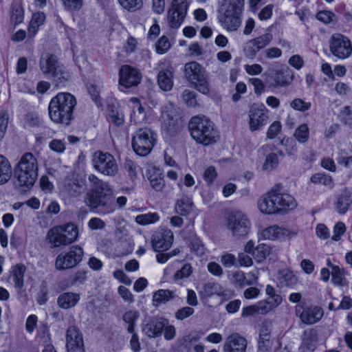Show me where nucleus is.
Instances as JSON below:
<instances>
[{
	"instance_id": "42",
	"label": "nucleus",
	"mask_w": 352,
	"mask_h": 352,
	"mask_svg": "<svg viewBox=\"0 0 352 352\" xmlns=\"http://www.w3.org/2000/svg\"><path fill=\"white\" fill-rule=\"evenodd\" d=\"M139 317L140 313L138 311L130 310L124 314L122 319L126 324H128V332L133 333L136 321Z\"/></svg>"
},
{
	"instance_id": "33",
	"label": "nucleus",
	"mask_w": 352,
	"mask_h": 352,
	"mask_svg": "<svg viewBox=\"0 0 352 352\" xmlns=\"http://www.w3.org/2000/svg\"><path fill=\"white\" fill-rule=\"evenodd\" d=\"M272 39V34L271 33H266L250 41L249 44L251 45V55L255 56L256 54L259 50L267 46Z\"/></svg>"
},
{
	"instance_id": "47",
	"label": "nucleus",
	"mask_w": 352,
	"mask_h": 352,
	"mask_svg": "<svg viewBox=\"0 0 352 352\" xmlns=\"http://www.w3.org/2000/svg\"><path fill=\"white\" fill-rule=\"evenodd\" d=\"M160 219V216L157 212H148L146 214H139L135 217V222L142 226H146L154 223Z\"/></svg>"
},
{
	"instance_id": "4",
	"label": "nucleus",
	"mask_w": 352,
	"mask_h": 352,
	"mask_svg": "<svg viewBox=\"0 0 352 352\" xmlns=\"http://www.w3.org/2000/svg\"><path fill=\"white\" fill-rule=\"evenodd\" d=\"M192 138L204 146L212 144L219 138L217 130L214 124L206 116H196L191 118L188 124Z\"/></svg>"
},
{
	"instance_id": "58",
	"label": "nucleus",
	"mask_w": 352,
	"mask_h": 352,
	"mask_svg": "<svg viewBox=\"0 0 352 352\" xmlns=\"http://www.w3.org/2000/svg\"><path fill=\"white\" fill-rule=\"evenodd\" d=\"M155 47L158 54H163L170 49V43L166 36H162L157 42Z\"/></svg>"
},
{
	"instance_id": "44",
	"label": "nucleus",
	"mask_w": 352,
	"mask_h": 352,
	"mask_svg": "<svg viewBox=\"0 0 352 352\" xmlns=\"http://www.w3.org/2000/svg\"><path fill=\"white\" fill-rule=\"evenodd\" d=\"M310 181L316 184H323L324 186H327L329 188H333L334 187V184L332 177L324 173H316L313 175L310 178Z\"/></svg>"
},
{
	"instance_id": "9",
	"label": "nucleus",
	"mask_w": 352,
	"mask_h": 352,
	"mask_svg": "<svg viewBox=\"0 0 352 352\" xmlns=\"http://www.w3.org/2000/svg\"><path fill=\"white\" fill-rule=\"evenodd\" d=\"M155 142V133L148 128H142L135 132L132 147L137 154L145 156L151 152Z\"/></svg>"
},
{
	"instance_id": "5",
	"label": "nucleus",
	"mask_w": 352,
	"mask_h": 352,
	"mask_svg": "<svg viewBox=\"0 0 352 352\" xmlns=\"http://www.w3.org/2000/svg\"><path fill=\"white\" fill-rule=\"evenodd\" d=\"M78 237V228L72 223L57 226L50 229L47 233V240L52 248L69 245Z\"/></svg>"
},
{
	"instance_id": "19",
	"label": "nucleus",
	"mask_w": 352,
	"mask_h": 352,
	"mask_svg": "<svg viewBox=\"0 0 352 352\" xmlns=\"http://www.w3.org/2000/svg\"><path fill=\"white\" fill-rule=\"evenodd\" d=\"M276 212H287L296 207L295 199L287 193H280L278 190H272Z\"/></svg>"
},
{
	"instance_id": "57",
	"label": "nucleus",
	"mask_w": 352,
	"mask_h": 352,
	"mask_svg": "<svg viewBox=\"0 0 352 352\" xmlns=\"http://www.w3.org/2000/svg\"><path fill=\"white\" fill-rule=\"evenodd\" d=\"M192 272V268L190 264L186 263L183 265V267L177 270L173 276L174 280H180L184 278H188L190 276Z\"/></svg>"
},
{
	"instance_id": "37",
	"label": "nucleus",
	"mask_w": 352,
	"mask_h": 352,
	"mask_svg": "<svg viewBox=\"0 0 352 352\" xmlns=\"http://www.w3.org/2000/svg\"><path fill=\"white\" fill-rule=\"evenodd\" d=\"M45 20V15L43 12H38L33 14L28 26V36L33 37L37 33L38 28Z\"/></svg>"
},
{
	"instance_id": "43",
	"label": "nucleus",
	"mask_w": 352,
	"mask_h": 352,
	"mask_svg": "<svg viewBox=\"0 0 352 352\" xmlns=\"http://www.w3.org/2000/svg\"><path fill=\"white\" fill-rule=\"evenodd\" d=\"M192 209V202L188 197H184L179 199L175 205V210L181 215L189 214Z\"/></svg>"
},
{
	"instance_id": "64",
	"label": "nucleus",
	"mask_w": 352,
	"mask_h": 352,
	"mask_svg": "<svg viewBox=\"0 0 352 352\" xmlns=\"http://www.w3.org/2000/svg\"><path fill=\"white\" fill-rule=\"evenodd\" d=\"M49 147L57 153H63L65 151L66 145L63 140L54 139L50 142Z\"/></svg>"
},
{
	"instance_id": "20",
	"label": "nucleus",
	"mask_w": 352,
	"mask_h": 352,
	"mask_svg": "<svg viewBox=\"0 0 352 352\" xmlns=\"http://www.w3.org/2000/svg\"><path fill=\"white\" fill-rule=\"evenodd\" d=\"M241 14L218 12L217 19L221 26L232 32L236 31L241 26L242 20Z\"/></svg>"
},
{
	"instance_id": "52",
	"label": "nucleus",
	"mask_w": 352,
	"mask_h": 352,
	"mask_svg": "<svg viewBox=\"0 0 352 352\" xmlns=\"http://www.w3.org/2000/svg\"><path fill=\"white\" fill-rule=\"evenodd\" d=\"M309 136V131L307 124H302L294 132L295 138L300 143L306 142Z\"/></svg>"
},
{
	"instance_id": "45",
	"label": "nucleus",
	"mask_w": 352,
	"mask_h": 352,
	"mask_svg": "<svg viewBox=\"0 0 352 352\" xmlns=\"http://www.w3.org/2000/svg\"><path fill=\"white\" fill-rule=\"evenodd\" d=\"M185 16H181L172 11L168 10L166 14V22L171 29H178L184 21Z\"/></svg>"
},
{
	"instance_id": "36",
	"label": "nucleus",
	"mask_w": 352,
	"mask_h": 352,
	"mask_svg": "<svg viewBox=\"0 0 352 352\" xmlns=\"http://www.w3.org/2000/svg\"><path fill=\"white\" fill-rule=\"evenodd\" d=\"M12 175V166L9 160L0 155V185L6 184Z\"/></svg>"
},
{
	"instance_id": "48",
	"label": "nucleus",
	"mask_w": 352,
	"mask_h": 352,
	"mask_svg": "<svg viewBox=\"0 0 352 352\" xmlns=\"http://www.w3.org/2000/svg\"><path fill=\"white\" fill-rule=\"evenodd\" d=\"M272 347V342L270 341V335L266 331L261 330L258 340V351L261 352H267Z\"/></svg>"
},
{
	"instance_id": "61",
	"label": "nucleus",
	"mask_w": 352,
	"mask_h": 352,
	"mask_svg": "<svg viewBox=\"0 0 352 352\" xmlns=\"http://www.w3.org/2000/svg\"><path fill=\"white\" fill-rule=\"evenodd\" d=\"M195 312L193 308L190 307H184L179 309L175 314V317L178 320H183L190 316Z\"/></svg>"
},
{
	"instance_id": "14",
	"label": "nucleus",
	"mask_w": 352,
	"mask_h": 352,
	"mask_svg": "<svg viewBox=\"0 0 352 352\" xmlns=\"http://www.w3.org/2000/svg\"><path fill=\"white\" fill-rule=\"evenodd\" d=\"M296 316L305 324H314L321 320L324 315L323 309L316 305L305 307L297 305L295 307Z\"/></svg>"
},
{
	"instance_id": "18",
	"label": "nucleus",
	"mask_w": 352,
	"mask_h": 352,
	"mask_svg": "<svg viewBox=\"0 0 352 352\" xmlns=\"http://www.w3.org/2000/svg\"><path fill=\"white\" fill-rule=\"evenodd\" d=\"M67 352H85L82 335L75 326H70L66 332Z\"/></svg>"
},
{
	"instance_id": "3",
	"label": "nucleus",
	"mask_w": 352,
	"mask_h": 352,
	"mask_svg": "<svg viewBox=\"0 0 352 352\" xmlns=\"http://www.w3.org/2000/svg\"><path fill=\"white\" fill-rule=\"evenodd\" d=\"M76 105V98L67 92L58 93L49 104V116L57 124L69 125L73 119V112Z\"/></svg>"
},
{
	"instance_id": "21",
	"label": "nucleus",
	"mask_w": 352,
	"mask_h": 352,
	"mask_svg": "<svg viewBox=\"0 0 352 352\" xmlns=\"http://www.w3.org/2000/svg\"><path fill=\"white\" fill-rule=\"evenodd\" d=\"M178 118L177 111L172 104L164 106L161 115L162 127L168 131H174L178 125Z\"/></svg>"
},
{
	"instance_id": "46",
	"label": "nucleus",
	"mask_w": 352,
	"mask_h": 352,
	"mask_svg": "<svg viewBox=\"0 0 352 352\" xmlns=\"http://www.w3.org/2000/svg\"><path fill=\"white\" fill-rule=\"evenodd\" d=\"M278 278L283 286L291 287L297 283V278L291 272L283 270L278 274Z\"/></svg>"
},
{
	"instance_id": "17",
	"label": "nucleus",
	"mask_w": 352,
	"mask_h": 352,
	"mask_svg": "<svg viewBox=\"0 0 352 352\" xmlns=\"http://www.w3.org/2000/svg\"><path fill=\"white\" fill-rule=\"evenodd\" d=\"M260 152L265 155V160L262 166V170L267 172L272 171L278 167L279 164L278 155H284L282 151L272 144L262 146L260 148Z\"/></svg>"
},
{
	"instance_id": "54",
	"label": "nucleus",
	"mask_w": 352,
	"mask_h": 352,
	"mask_svg": "<svg viewBox=\"0 0 352 352\" xmlns=\"http://www.w3.org/2000/svg\"><path fill=\"white\" fill-rule=\"evenodd\" d=\"M41 123V121L38 115L33 112L27 113L23 119V124L25 126H38Z\"/></svg>"
},
{
	"instance_id": "6",
	"label": "nucleus",
	"mask_w": 352,
	"mask_h": 352,
	"mask_svg": "<svg viewBox=\"0 0 352 352\" xmlns=\"http://www.w3.org/2000/svg\"><path fill=\"white\" fill-rule=\"evenodd\" d=\"M184 72L186 78L194 85L197 90L204 94L209 93V85L206 80L205 70L199 63L195 61L186 63Z\"/></svg>"
},
{
	"instance_id": "60",
	"label": "nucleus",
	"mask_w": 352,
	"mask_h": 352,
	"mask_svg": "<svg viewBox=\"0 0 352 352\" xmlns=\"http://www.w3.org/2000/svg\"><path fill=\"white\" fill-rule=\"evenodd\" d=\"M331 281L334 285H341L343 281V272L338 266H332Z\"/></svg>"
},
{
	"instance_id": "30",
	"label": "nucleus",
	"mask_w": 352,
	"mask_h": 352,
	"mask_svg": "<svg viewBox=\"0 0 352 352\" xmlns=\"http://www.w3.org/2000/svg\"><path fill=\"white\" fill-rule=\"evenodd\" d=\"M245 6V0H222L218 12L242 15Z\"/></svg>"
},
{
	"instance_id": "7",
	"label": "nucleus",
	"mask_w": 352,
	"mask_h": 352,
	"mask_svg": "<svg viewBox=\"0 0 352 352\" xmlns=\"http://www.w3.org/2000/svg\"><path fill=\"white\" fill-rule=\"evenodd\" d=\"M40 68L43 74L52 78L57 84L64 83L69 78V73L54 55L43 56L40 60Z\"/></svg>"
},
{
	"instance_id": "38",
	"label": "nucleus",
	"mask_w": 352,
	"mask_h": 352,
	"mask_svg": "<svg viewBox=\"0 0 352 352\" xmlns=\"http://www.w3.org/2000/svg\"><path fill=\"white\" fill-rule=\"evenodd\" d=\"M153 173H150L148 179L151 187L156 191H161L164 186V181L160 170L153 168Z\"/></svg>"
},
{
	"instance_id": "51",
	"label": "nucleus",
	"mask_w": 352,
	"mask_h": 352,
	"mask_svg": "<svg viewBox=\"0 0 352 352\" xmlns=\"http://www.w3.org/2000/svg\"><path fill=\"white\" fill-rule=\"evenodd\" d=\"M270 252V248L265 244L258 245L253 252V256L257 262H261Z\"/></svg>"
},
{
	"instance_id": "1",
	"label": "nucleus",
	"mask_w": 352,
	"mask_h": 352,
	"mask_svg": "<svg viewBox=\"0 0 352 352\" xmlns=\"http://www.w3.org/2000/svg\"><path fill=\"white\" fill-rule=\"evenodd\" d=\"M91 188L85 195V205L100 215H107L116 210L117 206L124 207L127 201L124 196L115 198L113 190L109 182L99 179L94 174L88 175Z\"/></svg>"
},
{
	"instance_id": "59",
	"label": "nucleus",
	"mask_w": 352,
	"mask_h": 352,
	"mask_svg": "<svg viewBox=\"0 0 352 352\" xmlns=\"http://www.w3.org/2000/svg\"><path fill=\"white\" fill-rule=\"evenodd\" d=\"M182 99L189 107H196L197 105L196 94L192 91L185 89L182 94Z\"/></svg>"
},
{
	"instance_id": "32",
	"label": "nucleus",
	"mask_w": 352,
	"mask_h": 352,
	"mask_svg": "<svg viewBox=\"0 0 352 352\" xmlns=\"http://www.w3.org/2000/svg\"><path fill=\"white\" fill-rule=\"evenodd\" d=\"M164 326L165 324L162 320L153 319L144 326L142 331L148 337L156 338L162 334Z\"/></svg>"
},
{
	"instance_id": "35",
	"label": "nucleus",
	"mask_w": 352,
	"mask_h": 352,
	"mask_svg": "<svg viewBox=\"0 0 352 352\" xmlns=\"http://www.w3.org/2000/svg\"><path fill=\"white\" fill-rule=\"evenodd\" d=\"M176 296L175 292L169 289H159L156 291L153 296V305L158 307L162 304H165Z\"/></svg>"
},
{
	"instance_id": "26",
	"label": "nucleus",
	"mask_w": 352,
	"mask_h": 352,
	"mask_svg": "<svg viewBox=\"0 0 352 352\" xmlns=\"http://www.w3.org/2000/svg\"><path fill=\"white\" fill-rule=\"evenodd\" d=\"M64 188L70 196H78L84 190L85 181L74 175L68 176L64 181Z\"/></svg>"
},
{
	"instance_id": "41",
	"label": "nucleus",
	"mask_w": 352,
	"mask_h": 352,
	"mask_svg": "<svg viewBox=\"0 0 352 352\" xmlns=\"http://www.w3.org/2000/svg\"><path fill=\"white\" fill-rule=\"evenodd\" d=\"M276 86L284 87L289 85L293 80V76L288 71L286 73L282 71L276 72L273 76Z\"/></svg>"
},
{
	"instance_id": "13",
	"label": "nucleus",
	"mask_w": 352,
	"mask_h": 352,
	"mask_svg": "<svg viewBox=\"0 0 352 352\" xmlns=\"http://www.w3.org/2000/svg\"><path fill=\"white\" fill-rule=\"evenodd\" d=\"M269 110L264 104L251 105L248 112V125L250 131L254 132L261 130L267 123L269 120Z\"/></svg>"
},
{
	"instance_id": "8",
	"label": "nucleus",
	"mask_w": 352,
	"mask_h": 352,
	"mask_svg": "<svg viewBox=\"0 0 352 352\" xmlns=\"http://www.w3.org/2000/svg\"><path fill=\"white\" fill-rule=\"evenodd\" d=\"M91 164L96 171L105 176L114 177L119 170L116 158L107 152L96 151L93 154Z\"/></svg>"
},
{
	"instance_id": "50",
	"label": "nucleus",
	"mask_w": 352,
	"mask_h": 352,
	"mask_svg": "<svg viewBox=\"0 0 352 352\" xmlns=\"http://www.w3.org/2000/svg\"><path fill=\"white\" fill-rule=\"evenodd\" d=\"M120 5L129 12L140 10L143 6V0H118Z\"/></svg>"
},
{
	"instance_id": "27",
	"label": "nucleus",
	"mask_w": 352,
	"mask_h": 352,
	"mask_svg": "<svg viewBox=\"0 0 352 352\" xmlns=\"http://www.w3.org/2000/svg\"><path fill=\"white\" fill-rule=\"evenodd\" d=\"M174 69L168 67L161 70L157 76V83L160 89L164 91L171 90L173 87Z\"/></svg>"
},
{
	"instance_id": "25",
	"label": "nucleus",
	"mask_w": 352,
	"mask_h": 352,
	"mask_svg": "<svg viewBox=\"0 0 352 352\" xmlns=\"http://www.w3.org/2000/svg\"><path fill=\"white\" fill-rule=\"evenodd\" d=\"M173 241V233L168 232L166 234L157 233L153 235L151 243L153 250L155 252H160L168 250L171 246Z\"/></svg>"
},
{
	"instance_id": "22",
	"label": "nucleus",
	"mask_w": 352,
	"mask_h": 352,
	"mask_svg": "<svg viewBox=\"0 0 352 352\" xmlns=\"http://www.w3.org/2000/svg\"><path fill=\"white\" fill-rule=\"evenodd\" d=\"M247 340L234 333L229 336L223 345V352H245Z\"/></svg>"
},
{
	"instance_id": "62",
	"label": "nucleus",
	"mask_w": 352,
	"mask_h": 352,
	"mask_svg": "<svg viewBox=\"0 0 352 352\" xmlns=\"http://www.w3.org/2000/svg\"><path fill=\"white\" fill-rule=\"evenodd\" d=\"M124 168L131 179L136 177L138 166L132 160L126 159L124 163Z\"/></svg>"
},
{
	"instance_id": "53",
	"label": "nucleus",
	"mask_w": 352,
	"mask_h": 352,
	"mask_svg": "<svg viewBox=\"0 0 352 352\" xmlns=\"http://www.w3.org/2000/svg\"><path fill=\"white\" fill-rule=\"evenodd\" d=\"M290 107L296 111L305 112L310 109L311 103L298 98L291 102Z\"/></svg>"
},
{
	"instance_id": "55",
	"label": "nucleus",
	"mask_w": 352,
	"mask_h": 352,
	"mask_svg": "<svg viewBox=\"0 0 352 352\" xmlns=\"http://www.w3.org/2000/svg\"><path fill=\"white\" fill-rule=\"evenodd\" d=\"M64 8L70 12L78 11L83 6V0H61Z\"/></svg>"
},
{
	"instance_id": "2",
	"label": "nucleus",
	"mask_w": 352,
	"mask_h": 352,
	"mask_svg": "<svg viewBox=\"0 0 352 352\" xmlns=\"http://www.w3.org/2000/svg\"><path fill=\"white\" fill-rule=\"evenodd\" d=\"M38 175V162L36 156L30 152L23 153L14 166V187L21 192L31 189Z\"/></svg>"
},
{
	"instance_id": "63",
	"label": "nucleus",
	"mask_w": 352,
	"mask_h": 352,
	"mask_svg": "<svg viewBox=\"0 0 352 352\" xmlns=\"http://www.w3.org/2000/svg\"><path fill=\"white\" fill-rule=\"evenodd\" d=\"M282 125L280 122L274 121L268 128L266 136L268 139H273L281 131Z\"/></svg>"
},
{
	"instance_id": "12",
	"label": "nucleus",
	"mask_w": 352,
	"mask_h": 352,
	"mask_svg": "<svg viewBox=\"0 0 352 352\" xmlns=\"http://www.w3.org/2000/svg\"><path fill=\"white\" fill-rule=\"evenodd\" d=\"M329 50L337 58L346 59L352 54L351 41L342 34H333L329 39Z\"/></svg>"
},
{
	"instance_id": "11",
	"label": "nucleus",
	"mask_w": 352,
	"mask_h": 352,
	"mask_svg": "<svg viewBox=\"0 0 352 352\" xmlns=\"http://www.w3.org/2000/svg\"><path fill=\"white\" fill-rule=\"evenodd\" d=\"M83 249L79 245L72 246L67 252L59 254L55 261L57 270H65L78 265L82 260Z\"/></svg>"
},
{
	"instance_id": "29",
	"label": "nucleus",
	"mask_w": 352,
	"mask_h": 352,
	"mask_svg": "<svg viewBox=\"0 0 352 352\" xmlns=\"http://www.w3.org/2000/svg\"><path fill=\"white\" fill-rule=\"evenodd\" d=\"M317 340V332L314 329L305 331L302 336L300 351L313 352L316 349Z\"/></svg>"
},
{
	"instance_id": "24",
	"label": "nucleus",
	"mask_w": 352,
	"mask_h": 352,
	"mask_svg": "<svg viewBox=\"0 0 352 352\" xmlns=\"http://www.w3.org/2000/svg\"><path fill=\"white\" fill-rule=\"evenodd\" d=\"M352 204V191L344 188L338 196L333 205L336 212L340 214H344Z\"/></svg>"
},
{
	"instance_id": "34",
	"label": "nucleus",
	"mask_w": 352,
	"mask_h": 352,
	"mask_svg": "<svg viewBox=\"0 0 352 352\" xmlns=\"http://www.w3.org/2000/svg\"><path fill=\"white\" fill-rule=\"evenodd\" d=\"M25 272L26 267L22 263H19L12 267L10 278L12 280L15 287L21 289L23 287Z\"/></svg>"
},
{
	"instance_id": "56",
	"label": "nucleus",
	"mask_w": 352,
	"mask_h": 352,
	"mask_svg": "<svg viewBox=\"0 0 352 352\" xmlns=\"http://www.w3.org/2000/svg\"><path fill=\"white\" fill-rule=\"evenodd\" d=\"M204 292L208 295H221L223 292L221 285L216 283H208L204 286Z\"/></svg>"
},
{
	"instance_id": "31",
	"label": "nucleus",
	"mask_w": 352,
	"mask_h": 352,
	"mask_svg": "<svg viewBox=\"0 0 352 352\" xmlns=\"http://www.w3.org/2000/svg\"><path fill=\"white\" fill-rule=\"evenodd\" d=\"M258 208L264 214H276L272 190L263 195L258 201Z\"/></svg>"
},
{
	"instance_id": "16",
	"label": "nucleus",
	"mask_w": 352,
	"mask_h": 352,
	"mask_svg": "<svg viewBox=\"0 0 352 352\" xmlns=\"http://www.w3.org/2000/svg\"><path fill=\"white\" fill-rule=\"evenodd\" d=\"M142 74L129 65H122L119 70V85L125 88L138 86L142 80Z\"/></svg>"
},
{
	"instance_id": "15",
	"label": "nucleus",
	"mask_w": 352,
	"mask_h": 352,
	"mask_svg": "<svg viewBox=\"0 0 352 352\" xmlns=\"http://www.w3.org/2000/svg\"><path fill=\"white\" fill-rule=\"evenodd\" d=\"M297 234V229L273 225L264 228L261 232V236L263 239L285 241L294 238Z\"/></svg>"
},
{
	"instance_id": "10",
	"label": "nucleus",
	"mask_w": 352,
	"mask_h": 352,
	"mask_svg": "<svg viewBox=\"0 0 352 352\" xmlns=\"http://www.w3.org/2000/svg\"><path fill=\"white\" fill-rule=\"evenodd\" d=\"M227 228L233 236L243 238L250 232L251 222L245 214L241 211H234L228 217Z\"/></svg>"
},
{
	"instance_id": "39",
	"label": "nucleus",
	"mask_w": 352,
	"mask_h": 352,
	"mask_svg": "<svg viewBox=\"0 0 352 352\" xmlns=\"http://www.w3.org/2000/svg\"><path fill=\"white\" fill-rule=\"evenodd\" d=\"M24 19V9L19 1H14L12 3L11 11V21L15 25L23 22Z\"/></svg>"
},
{
	"instance_id": "40",
	"label": "nucleus",
	"mask_w": 352,
	"mask_h": 352,
	"mask_svg": "<svg viewBox=\"0 0 352 352\" xmlns=\"http://www.w3.org/2000/svg\"><path fill=\"white\" fill-rule=\"evenodd\" d=\"M188 7L189 3L187 0H173L168 10L186 17Z\"/></svg>"
},
{
	"instance_id": "28",
	"label": "nucleus",
	"mask_w": 352,
	"mask_h": 352,
	"mask_svg": "<svg viewBox=\"0 0 352 352\" xmlns=\"http://www.w3.org/2000/svg\"><path fill=\"white\" fill-rule=\"evenodd\" d=\"M79 294L67 292L60 294L57 298V305L63 309H69L74 307L80 301Z\"/></svg>"
},
{
	"instance_id": "23",
	"label": "nucleus",
	"mask_w": 352,
	"mask_h": 352,
	"mask_svg": "<svg viewBox=\"0 0 352 352\" xmlns=\"http://www.w3.org/2000/svg\"><path fill=\"white\" fill-rule=\"evenodd\" d=\"M258 272L254 270L245 274L242 271H236L233 274V283L241 287L254 285L258 283Z\"/></svg>"
},
{
	"instance_id": "49",
	"label": "nucleus",
	"mask_w": 352,
	"mask_h": 352,
	"mask_svg": "<svg viewBox=\"0 0 352 352\" xmlns=\"http://www.w3.org/2000/svg\"><path fill=\"white\" fill-rule=\"evenodd\" d=\"M316 17L324 24L335 23L338 21L337 16L330 10H320L316 14Z\"/></svg>"
}]
</instances>
